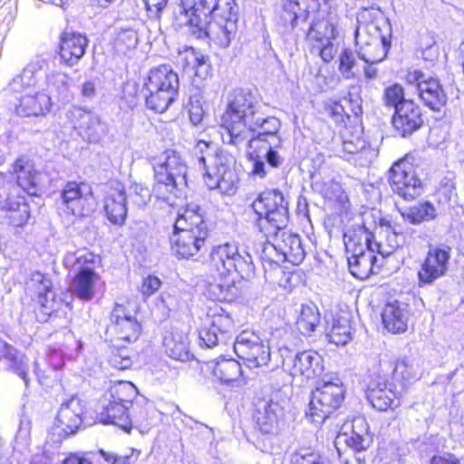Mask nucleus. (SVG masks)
I'll return each mask as SVG.
<instances>
[{
    "instance_id": "7",
    "label": "nucleus",
    "mask_w": 464,
    "mask_h": 464,
    "mask_svg": "<svg viewBox=\"0 0 464 464\" xmlns=\"http://www.w3.org/2000/svg\"><path fill=\"white\" fill-rule=\"evenodd\" d=\"M153 169L155 182L152 193L156 198L168 201L170 195L177 196L188 187V167L178 151H164Z\"/></svg>"
},
{
    "instance_id": "59",
    "label": "nucleus",
    "mask_w": 464,
    "mask_h": 464,
    "mask_svg": "<svg viewBox=\"0 0 464 464\" xmlns=\"http://www.w3.org/2000/svg\"><path fill=\"white\" fill-rule=\"evenodd\" d=\"M146 10L148 13V15L151 19H158L160 18L161 11L166 6L168 0H142ZM182 3V0H180Z\"/></svg>"
},
{
    "instance_id": "19",
    "label": "nucleus",
    "mask_w": 464,
    "mask_h": 464,
    "mask_svg": "<svg viewBox=\"0 0 464 464\" xmlns=\"http://www.w3.org/2000/svg\"><path fill=\"white\" fill-rule=\"evenodd\" d=\"M356 45L360 46L359 57L366 63H377L384 60L392 44V31L387 34L371 35L369 31H354Z\"/></svg>"
},
{
    "instance_id": "30",
    "label": "nucleus",
    "mask_w": 464,
    "mask_h": 464,
    "mask_svg": "<svg viewBox=\"0 0 464 464\" xmlns=\"http://www.w3.org/2000/svg\"><path fill=\"white\" fill-rule=\"evenodd\" d=\"M88 45L87 37L75 31H63L60 43L61 59L68 65L76 64L84 55Z\"/></svg>"
},
{
    "instance_id": "63",
    "label": "nucleus",
    "mask_w": 464,
    "mask_h": 464,
    "mask_svg": "<svg viewBox=\"0 0 464 464\" xmlns=\"http://www.w3.org/2000/svg\"><path fill=\"white\" fill-rule=\"evenodd\" d=\"M324 196L329 199H341L343 188L340 183L330 180L324 184Z\"/></svg>"
},
{
    "instance_id": "9",
    "label": "nucleus",
    "mask_w": 464,
    "mask_h": 464,
    "mask_svg": "<svg viewBox=\"0 0 464 464\" xmlns=\"http://www.w3.org/2000/svg\"><path fill=\"white\" fill-rule=\"evenodd\" d=\"M64 265L75 274L69 286L72 294L82 301H91L100 281V276L94 271L96 256L86 250L68 253Z\"/></svg>"
},
{
    "instance_id": "47",
    "label": "nucleus",
    "mask_w": 464,
    "mask_h": 464,
    "mask_svg": "<svg viewBox=\"0 0 464 464\" xmlns=\"http://www.w3.org/2000/svg\"><path fill=\"white\" fill-rule=\"evenodd\" d=\"M112 401L133 405L132 399L136 396L137 388L130 382H118L110 388Z\"/></svg>"
},
{
    "instance_id": "53",
    "label": "nucleus",
    "mask_w": 464,
    "mask_h": 464,
    "mask_svg": "<svg viewBox=\"0 0 464 464\" xmlns=\"http://www.w3.org/2000/svg\"><path fill=\"white\" fill-rule=\"evenodd\" d=\"M210 326L220 334L221 341H224V343H226L228 334L233 330L234 324L228 314H220L213 315Z\"/></svg>"
},
{
    "instance_id": "3",
    "label": "nucleus",
    "mask_w": 464,
    "mask_h": 464,
    "mask_svg": "<svg viewBox=\"0 0 464 464\" xmlns=\"http://www.w3.org/2000/svg\"><path fill=\"white\" fill-rule=\"evenodd\" d=\"M177 63L191 77L187 108L191 123L197 126L201 123L205 115L202 106L203 90L206 81L211 76V62L208 55L193 47L186 46L183 51L178 53Z\"/></svg>"
},
{
    "instance_id": "24",
    "label": "nucleus",
    "mask_w": 464,
    "mask_h": 464,
    "mask_svg": "<svg viewBox=\"0 0 464 464\" xmlns=\"http://www.w3.org/2000/svg\"><path fill=\"white\" fill-rule=\"evenodd\" d=\"M256 424L263 434H274L284 417V408L272 399L259 400L256 405Z\"/></svg>"
},
{
    "instance_id": "45",
    "label": "nucleus",
    "mask_w": 464,
    "mask_h": 464,
    "mask_svg": "<svg viewBox=\"0 0 464 464\" xmlns=\"http://www.w3.org/2000/svg\"><path fill=\"white\" fill-rule=\"evenodd\" d=\"M35 84V79L34 77V72L25 68L23 72L19 75H16L13 78V80L9 82L7 87L5 90V95L9 94H24L31 86Z\"/></svg>"
},
{
    "instance_id": "39",
    "label": "nucleus",
    "mask_w": 464,
    "mask_h": 464,
    "mask_svg": "<svg viewBox=\"0 0 464 464\" xmlns=\"http://www.w3.org/2000/svg\"><path fill=\"white\" fill-rule=\"evenodd\" d=\"M5 359L8 368L28 385V366L25 357L18 350L4 341H0V359Z\"/></svg>"
},
{
    "instance_id": "33",
    "label": "nucleus",
    "mask_w": 464,
    "mask_h": 464,
    "mask_svg": "<svg viewBox=\"0 0 464 464\" xmlns=\"http://www.w3.org/2000/svg\"><path fill=\"white\" fill-rule=\"evenodd\" d=\"M13 173L15 175L16 185L11 187H18L22 193L37 195L39 173L31 160L25 157L18 158L13 164Z\"/></svg>"
},
{
    "instance_id": "11",
    "label": "nucleus",
    "mask_w": 464,
    "mask_h": 464,
    "mask_svg": "<svg viewBox=\"0 0 464 464\" xmlns=\"http://www.w3.org/2000/svg\"><path fill=\"white\" fill-rule=\"evenodd\" d=\"M208 266L220 276H227L236 272L242 279L248 281L256 275L251 255L246 251L241 253L236 244L228 242L212 247Z\"/></svg>"
},
{
    "instance_id": "15",
    "label": "nucleus",
    "mask_w": 464,
    "mask_h": 464,
    "mask_svg": "<svg viewBox=\"0 0 464 464\" xmlns=\"http://www.w3.org/2000/svg\"><path fill=\"white\" fill-rule=\"evenodd\" d=\"M62 204L68 213L87 217L96 209V199L91 185L85 182H68L61 192Z\"/></svg>"
},
{
    "instance_id": "62",
    "label": "nucleus",
    "mask_w": 464,
    "mask_h": 464,
    "mask_svg": "<svg viewBox=\"0 0 464 464\" xmlns=\"http://www.w3.org/2000/svg\"><path fill=\"white\" fill-rule=\"evenodd\" d=\"M382 226H386L392 233V237H394L392 241L390 243V250L391 254L393 252V250L400 246L401 243L397 240L398 237L403 236V228L401 225L397 224L396 222H391V221H382Z\"/></svg>"
},
{
    "instance_id": "10",
    "label": "nucleus",
    "mask_w": 464,
    "mask_h": 464,
    "mask_svg": "<svg viewBox=\"0 0 464 464\" xmlns=\"http://www.w3.org/2000/svg\"><path fill=\"white\" fill-rule=\"evenodd\" d=\"M258 218L256 227L265 235L285 228L288 224V202L283 193L277 189L265 190L252 203Z\"/></svg>"
},
{
    "instance_id": "32",
    "label": "nucleus",
    "mask_w": 464,
    "mask_h": 464,
    "mask_svg": "<svg viewBox=\"0 0 464 464\" xmlns=\"http://www.w3.org/2000/svg\"><path fill=\"white\" fill-rule=\"evenodd\" d=\"M371 442L367 423L364 420H359L350 433L338 434L334 444L336 450H341V446L345 445L347 449L344 451L363 453L370 447Z\"/></svg>"
},
{
    "instance_id": "34",
    "label": "nucleus",
    "mask_w": 464,
    "mask_h": 464,
    "mask_svg": "<svg viewBox=\"0 0 464 464\" xmlns=\"http://www.w3.org/2000/svg\"><path fill=\"white\" fill-rule=\"evenodd\" d=\"M418 94L423 103L434 111H440L448 100L439 80L432 77L420 83Z\"/></svg>"
},
{
    "instance_id": "57",
    "label": "nucleus",
    "mask_w": 464,
    "mask_h": 464,
    "mask_svg": "<svg viewBox=\"0 0 464 464\" xmlns=\"http://www.w3.org/2000/svg\"><path fill=\"white\" fill-rule=\"evenodd\" d=\"M199 338L208 348L214 347L219 343H224V341L220 339V334L212 326L203 328L199 332Z\"/></svg>"
},
{
    "instance_id": "5",
    "label": "nucleus",
    "mask_w": 464,
    "mask_h": 464,
    "mask_svg": "<svg viewBox=\"0 0 464 464\" xmlns=\"http://www.w3.org/2000/svg\"><path fill=\"white\" fill-rule=\"evenodd\" d=\"M308 19H311L309 29L317 26L336 29L339 16L335 7L327 3L321 5L318 0H283L279 22L281 26H302Z\"/></svg>"
},
{
    "instance_id": "27",
    "label": "nucleus",
    "mask_w": 464,
    "mask_h": 464,
    "mask_svg": "<svg viewBox=\"0 0 464 464\" xmlns=\"http://www.w3.org/2000/svg\"><path fill=\"white\" fill-rule=\"evenodd\" d=\"M127 192L121 183L112 184L104 198V210L109 221L114 225H123L127 218Z\"/></svg>"
},
{
    "instance_id": "1",
    "label": "nucleus",
    "mask_w": 464,
    "mask_h": 464,
    "mask_svg": "<svg viewBox=\"0 0 464 464\" xmlns=\"http://www.w3.org/2000/svg\"><path fill=\"white\" fill-rule=\"evenodd\" d=\"M265 104L249 91L235 90L228 98L220 118V133L224 143L239 146L247 141L251 173L261 179L266 171L265 160L272 168H279L284 158L278 149L282 140L278 136L281 121L264 111Z\"/></svg>"
},
{
    "instance_id": "18",
    "label": "nucleus",
    "mask_w": 464,
    "mask_h": 464,
    "mask_svg": "<svg viewBox=\"0 0 464 464\" xmlns=\"http://www.w3.org/2000/svg\"><path fill=\"white\" fill-rule=\"evenodd\" d=\"M278 352L282 357L283 365L289 369L292 376H303L313 379L319 376L323 371V358L313 350L295 353V356L285 357L284 353L288 352V347L280 346Z\"/></svg>"
},
{
    "instance_id": "56",
    "label": "nucleus",
    "mask_w": 464,
    "mask_h": 464,
    "mask_svg": "<svg viewBox=\"0 0 464 464\" xmlns=\"http://www.w3.org/2000/svg\"><path fill=\"white\" fill-rule=\"evenodd\" d=\"M291 464H328V461L318 453L301 450L292 455Z\"/></svg>"
},
{
    "instance_id": "22",
    "label": "nucleus",
    "mask_w": 464,
    "mask_h": 464,
    "mask_svg": "<svg viewBox=\"0 0 464 464\" xmlns=\"http://www.w3.org/2000/svg\"><path fill=\"white\" fill-rule=\"evenodd\" d=\"M67 115L74 130L89 142L96 143L104 135V125L101 122L100 118L92 112L74 107L68 111Z\"/></svg>"
},
{
    "instance_id": "26",
    "label": "nucleus",
    "mask_w": 464,
    "mask_h": 464,
    "mask_svg": "<svg viewBox=\"0 0 464 464\" xmlns=\"http://www.w3.org/2000/svg\"><path fill=\"white\" fill-rule=\"evenodd\" d=\"M372 238V234L369 232L365 227L359 226L357 227L348 229L343 234L346 254H362L368 250H376L377 253L382 256H388L391 255V251H385L382 245L373 241Z\"/></svg>"
},
{
    "instance_id": "41",
    "label": "nucleus",
    "mask_w": 464,
    "mask_h": 464,
    "mask_svg": "<svg viewBox=\"0 0 464 464\" xmlns=\"http://www.w3.org/2000/svg\"><path fill=\"white\" fill-rule=\"evenodd\" d=\"M376 250H368L347 255V261L350 272L359 279H366L372 273L373 264L376 260L374 253Z\"/></svg>"
},
{
    "instance_id": "8",
    "label": "nucleus",
    "mask_w": 464,
    "mask_h": 464,
    "mask_svg": "<svg viewBox=\"0 0 464 464\" xmlns=\"http://www.w3.org/2000/svg\"><path fill=\"white\" fill-rule=\"evenodd\" d=\"M144 87L147 108L163 113L179 96V76L170 65L162 64L150 70Z\"/></svg>"
},
{
    "instance_id": "43",
    "label": "nucleus",
    "mask_w": 464,
    "mask_h": 464,
    "mask_svg": "<svg viewBox=\"0 0 464 464\" xmlns=\"http://www.w3.org/2000/svg\"><path fill=\"white\" fill-rule=\"evenodd\" d=\"M321 316L314 304H303L296 320V327L303 335H311L318 326Z\"/></svg>"
},
{
    "instance_id": "23",
    "label": "nucleus",
    "mask_w": 464,
    "mask_h": 464,
    "mask_svg": "<svg viewBox=\"0 0 464 464\" xmlns=\"http://www.w3.org/2000/svg\"><path fill=\"white\" fill-rule=\"evenodd\" d=\"M0 209L5 211V218L14 227H23L30 218L29 205L18 187H9L5 197L0 199Z\"/></svg>"
},
{
    "instance_id": "13",
    "label": "nucleus",
    "mask_w": 464,
    "mask_h": 464,
    "mask_svg": "<svg viewBox=\"0 0 464 464\" xmlns=\"http://www.w3.org/2000/svg\"><path fill=\"white\" fill-rule=\"evenodd\" d=\"M233 347L237 357L250 369L266 366L271 359L270 346L253 332L238 334Z\"/></svg>"
},
{
    "instance_id": "64",
    "label": "nucleus",
    "mask_w": 464,
    "mask_h": 464,
    "mask_svg": "<svg viewBox=\"0 0 464 464\" xmlns=\"http://www.w3.org/2000/svg\"><path fill=\"white\" fill-rule=\"evenodd\" d=\"M337 451L339 458L345 464H363L365 462V457L363 453L342 451V450H337Z\"/></svg>"
},
{
    "instance_id": "38",
    "label": "nucleus",
    "mask_w": 464,
    "mask_h": 464,
    "mask_svg": "<svg viewBox=\"0 0 464 464\" xmlns=\"http://www.w3.org/2000/svg\"><path fill=\"white\" fill-rule=\"evenodd\" d=\"M382 319L384 327L389 332L399 334L406 331L408 313L398 302L385 304L382 313Z\"/></svg>"
},
{
    "instance_id": "58",
    "label": "nucleus",
    "mask_w": 464,
    "mask_h": 464,
    "mask_svg": "<svg viewBox=\"0 0 464 464\" xmlns=\"http://www.w3.org/2000/svg\"><path fill=\"white\" fill-rule=\"evenodd\" d=\"M63 464H93L92 453L78 451L70 452L62 461Z\"/></svg>"
},
{
    "instance_id": "52",
    "label": "nucleus",
    "mask_w": 464,
    "mask_h": 464,
    "mask_svg": "<svg viewBox=\"0 0 464 464\" xmlns=\"http://www.w3.org/2000/svg\"><path fill=\"white\" fill-rule=\"evenodd\" d=\"M109 362L115 369L126 370L130 368L132 360L127 349L113 345L111 350Z\"/></svg>"
},
{
    "instance_id": "54",
    "label": "nucleus",
    "mask_w": 464,
    "mask_h": 464,
    "mask_svg": "<svg viewBox=\"0 0 464 464\" xmlns=\"http://www.w3.org/2000/svg\"><path fill=\"white\" fill-rule=\"evenodd\" d=\"M198 38H208L217 46L227 48L230 44L231 31H194Z\"/></svg>"
},
{
    "instance_id": "2",
    "label": "nucleus",
    "mask_w": 464,
    "mask_h": 464,
    "mask_svg": "<svg viewBox=\"0 0 464 464\" xmlns=\"http://www.w3.org/2000/svg\"><path fill=\"white\" fill-rule=\"evenodd\" d=\"M182 8L177 17L179 26L208 29L213 21L218 29L237 27L236 0H182Z\"/></svg>"
},
{
    "instance_id": "36",
    "label": "nucleus",
    "mask_w": 464,
    "mask_h": 464,
    "mask_svg": "<svg viewBox=\"0 0 464 464\" xmlns=\"http://www.w3.org/2000/svg\"><path fill=\"white\" fill-rule=\"evenodd\" d=\"M239 288L234 279H227L226 276L215 278L210 282L206 290L207 297L218 302H233L239 296Z\"/></svg>"
},
{
    "instance_id": "20",
    "label": "nucleus",
    "mask_w": 464,
    "mask_h": 464,
    "mask_svg": "<svg viewBox=\"0 0 464 464\" xmlns=\"http://www.w3.org/2000/svg\"><path fill=\"white\" fill-rule=\"evenodd\" d=\"M141 326L136 317L130 314L127 308L116 304L111 313L107 333L114 335L119 341L135 342L140 334Z\"/></svg>"
},
{
    "instance_id": "49",
    "label": "nucleus",
    "mask_w": 464,
    "mask_h": 464,
    "mask_svg": "<svg viewBox=\"0 0 464 464\" xmlns=\"http://www.w3.org/2000/svg\"><path fill=\"white\" fill-rule=\"evenodd\" d=\"M382 101L385 106L392 107L394 111H397L401 104L404 102H411V100L405 99L403 88L400 84L394 83L385 88Z\"/></svg>"
},
{
    "instance_id": "29",
    "label": "nucleus",
    "mask_w": 464,
    "mask_h": 464,
    "mask_svg": "<svg viewBox=\"0 0 464 464\" xmlns=\"http://www.w3.org/2000/svg\"><path fill=\"white\" fill-rule=\"evenodd\" d=\"M135 411L133 405L111 401L99 413L100 421L104 424L118 426L130 433L132 429V415Z\"/></svg>"
},
{
    "instance_id": "21",
    "label": "nucleus",
    "mask_w": 464,
    "mask_h": 464,
    "mask_svg": "<svg viewBox=\"0 0 464 464\" xmlns=\"http://www.w3.org/2000/svg\"><path fill=\"white\" fill-rule=\"evenodd\" d=\"M392 126L402 138H408L418 131L424 123L420 107L412 100L404 102L397 111H394L392 119Z\"/></svg>"
},
{
    "instance_id": "42",
    "label": "nucleus",
    "mask_w": 464,
    "mask_h": 464,
    "mask_svg": "<svg viewBox=\"0 0 464 464\" xmlns=\"http://www.w3.org/2000/svg\"><path fill=\"white\" fill-rule=\"evenodd\" d=\"M213 375L223 383L238 381L242 375L241 364L235 359L221 358L212 367Z\"/></svg>"
},
{
    "instance_id": "48",
    "label": "nucleus",
    "mask_w": 464,
    "mask_h": 464,
    "mask_svg": "<svg viewBox=\"0 0 464 464\" xmlns=\"http://www.w3.org/2000/svg\"><path fill=\"white\" fill-rule=\"evenodd\" d=\"M343 149L344 152L354 155L356 160H368V155H372V150L368 142L361 137H355L353 140H344Z\"/></svg>"
},
{
    "instance_id": "6",
    "label": "nucleus",
    "mask_w": 464,
    "mask_h": 464,
    "mask_svg": "<svg viewBox=\"0 0 464 464\" xmlns=\"http://www.w3.org/2000/svg\"><path fill=\"white\" fill-rule=\"evenodd\" d=\"M197 150L198 164L205 169L203 179L206 186L209 189H217L221 195H234L238 178L228 159L218 154L209 143L203 140L198 142Z\"/></svg>"
},
{
    "instance_id": "37",
    "label": "nucleus",
    "mask_w": 464,
    "mask_h": 464,
    "mask_svg": "<svg viewBox=\"0 0 464 464\" xmlns=\"http://www.w3.org/2000/svg\"><path fill=\"white\" fill-rule=\"evenodd\" d=\"M27 286L33 289L38 297V303L45 313H51L53 310L54 295L52 292V282L45 275L35 271L32 273Z\"/></svg>"
},
{
    "instance_id": "55",
    "label": "nucleus",
    "mask_w": 464,
    "mask_h": 464,
    "mask_svg": "<svg viewBox=\"0 0 464 464\" xmlns=\"http://www.w3.org/2000/svg\"><path fill=\"white\" fill-rule=\"evenodd\" d=\"M330 341L336 345H345L350 340V326L348 324H334L329 334Z\"/></svg>"
},
{
    "instance_id": "61",
    "label": "nucleus",
    "mask_w": 464,
    "mask_h": 464,
    "mask_svg": "<svg viewBox=\"0 0 464 464\" xmlns=\"http://www.w3.org/2000/svg\"><path fill=\"white\" fill-rule=\"evenodd\" d=\"M161 282L158 277L149 276L143 280V283L140 286V292L144 296L148 297L153 295L156 291H158Z\"/></svg>"
},
{
    "instance_id": "51",
    "label": "nucleus",
    "mask_w": 464,
    "mask_h": 464,
    "mask_svg": "<svg viewBox=\"0 0 464 464\" xmlns=\"http://www.w3.org/2000/svg\"><path fill=\"white\" fill-rule=\"evenodd\" d=\"M357 65L356 56L352 50L344 49L339 57V71L345 79L355 77L354 69Z\"/></svg>"
},
{
    "instance_id": "4",
    "label": "nucleus",
    "mask_w": 464,
    "mask_h": 464,
    "mask_svg": "<svg viewBox=\"0 0 464 464\" xmlns=\"http://www.w3.org/2000/svg\"><path fill=\"white\" fill-rule=\"evenodd\" d=\"M171 249L181 258L195 256L204 246L208 236V225L199 206L189 204L176 219Z\"/></svg>"
},
{
    "instance_id": "28",
    "label": "nucleus",
    "mask_w": 464,
    "mask_h": 464,
    "mask_svg": "<svg viewBox=\"0 0 464 464\" xmlns=\"http://www.w3.org/2000/svg\"><path fill=\"white\" fill-rule=\"evenodd\" d=\"M18 103L14 104V111L23 117H39L51 110V98L44 92H28L15 97Z\"/></svg>"
},
{
    "instance_id": "50",
    "label": "nucleus",
    "mask_w": 464,
    "mask_h": 464,
    "mask_svg": "<svg viewBox=\"0 0 464 464\" xmlns=\"http://www.w3.org/2000/svg\"><path fill=\"white\" fill-rule=\"evenodd\" d=\"M126 192L127 200L139 208L146 206L151 198L150 189L138 183L131 184Z\"/></svg>"
},
{
    "instance_id": "14",
    "label": "nucleus",
    "mask_w": 464,
    "mask_h": 464,
    "mask_svg": "<svg viewBox=\"0 0 464 464\" xmlns=\"http://www.w3.org/2000/svg\"><path fill=\"white\" fill-rule=\"evenodd\" d=\"M450 257L451 247L450 246L430 244L426 257L418 272L419 286L431 285L437 279L444 276L448 272Z\"/></svg>"
},
{
    "instance_id": "17",
    "label": "nucleus",
    "mask_w": 464,
    "mask_h": 464,
    "mask_svg": "<svg viewBox=\"0 0 464 464\" xmlns=\"http://www.w3.org/2000/svg\"><path fill=\"white\" fill-rule=\"evenodd\" d=\"M389 180L393 192L406 200H412L421 194V181L414 167L406 160L392 165Z\"/></svg>"
},
{
    "instance_id": "44",
    "label": "nucleus",
    "mask_w": 464,
    "mask_h": 464,
    "mask_svg": "<svg viewBox=\"0 0 464 464\" xmlns=\"http://www.w3.org/2000/svg\"><path fill=\"white\" fill-rule=\"evenodd\" d=\"M404 220H408L413 225H419L424 221H430L435 218L436 209L434 206L426 201L411 207L408 210L401 212Z\"/></svg>"
},
{
    "instance_id": "12",
    "label": "nucleus",
    "mask_w": 464,
    "mask_h": 464,
    "mask_svg": "<svg viewBox=\"0 0 464 464\" xmlns=\"http://www.w3.org/2000/svg\"><path fill=\"white\" fill-rule=\"evenodd\" d=\"M344 397L342 384L327 382L317 387L311 395L309 411L306 412L312 422L322 424L332 412L338 409Z\"/></svg>"
},
{
    "instance_id": "35",
    "label": "nucleus",
    "mask_w": 464,
    "mask_h": 464,
    "mask_svg": "<svg viewBox=\"0 0 464 464\" xmlns=\"http://www.w3.org/2000/svg\"><path fill=\"white\" fill-rule=\"evenodd\" d=\"M335 31H307L306 38L314 42V48L320 50L325 63L331 62L338 52L340 42Z\"/></svg>"
},
{
    "instance_id": "46",
    "label": "nucleus",
    "mask_w": 464,
    "mask_h": 464,
    "mask_svg": "<svg viewBox=\"0 0 464 464\" xmlns=\"http://www.w3.org/2000/svg\"><path fill=\"white\" fill-rule=\"evenodd\" d=\"M47 87L51 92H55L59 99L69 97L70 77L61 72H52L46 77Z\"/></svg>"
},
{
    "instance_id": "25",
    "label": "nucleus",
    "mask_w": 464,
    "mask_h": 464,
    "mask_svg": "<svg viewBox=\"0 0 464 464\" xmlns=\"http://www.w3.org/2000/svg\"><path fill=\"white\" fill-rule=\"evenodd\" d=\"M84 405L77 396H72L61 404L56 416L57 428L65 436L74 434L82 423Z\"/></svg>"
},
{
    "instance_id": "60",
    "label": "nucleus",
    "mask_w": 464,
    "mask_h": 464,
    "mask_svg": "<svg viewBox=\"0 0 464 464\" xmlns=\"http://www.w3.org/2000/svg\"><path fill=\"white\" fill-rule=\"evenodd\" d=\"M32 421L26 416H22L16 433V440L27 444L31 438Z\"/></svg>"
},
{
    "instance_id": "40",
    "label": "nucleus",
    "mask_w": 464,
    "mask_h": 464,
    "mask_svg": "<svg viewBox=\"0 0 464 464\" xmlns=\"http://www.w3.org/2000/svg\"><path fill=\"white\" fill-rule=\"evenodd\" d=\"M165 353L172 359L186 362L190 358L188 336L179 332L168 333L163 338Z\"/></svg>"
},
{
    "instance_id": "16",
    "label": "nucleus",
    "mask_w": 464,
    "mask_h": 464,
    "mask_svg": "<svg viewBox=\"0 0 464 464\" xmlns=\"http://www.w3.org/2000/svg\"><path fill=\"white\" fill-rule=\"evenodd\" d=\"M265 236L272 240L271 245L266 246L265 251L271 248L276 252V264L287 261L293 265H299L304 260L305 252L299 235L285 228H279L273 231L271 235Z\"/></svg>"
},
{
    "instance_id": "31",
    "label": "nucleus",
    "mask_w": 464,
    "mask_h": 464,
    "mask_svg": "<svg viewBox=\"0 0 464 464\" xmlns=\"http://www.w3.org/2000/svg\"><path fill=\"white\" fill-rule=\"evenodd\" d=\"M366 398L371 405L380 411L398 407L400 401L392 388H388L384 379L372 380L367 385Z\"/></svg>"
}]
</instances>
